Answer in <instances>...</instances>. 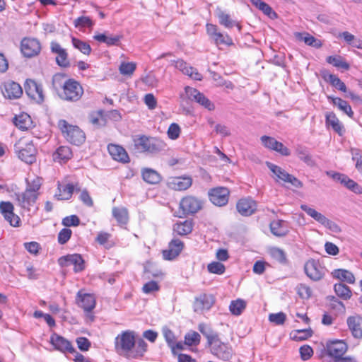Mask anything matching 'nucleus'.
<instances>
[{"mask_svg": "<svg viewBox=\"0 0 362 362\" xmlns=\"http://www.w3.org/2000/svg\"><path fill=\"white\" fill-rule=\"evenodd\" d=\"M148 344L141 338L136 339L135 332L122 331L115 339L116 352L127 358H139L144 356L147 351Z\"/></svg>", "mask_w": 362, "mask_h": 362, "instance_id": "1", "label": "nucleus"}, {"mask_svg": "<svg viewBox=\"0 0 362 362\" xmlns=\"http://www.w3.org/2000/svg\"><path fill=\"white\" fill-rule=\"evenodd\" d=\"M132 141L134 149L140 153H158L166 147V144L161 139L146 135H135Z\"/></svg>", "mask_w": 362, "mask_h": 362, "instance_id": "2", "label": "nucleus"}, {"mask_svg": "<svg viewBox=\"0 0 362 362\" xmlns=\"http://www.w3.org/2000/svg\"><path fill=\"white\" fill-rule=\"evenodd\" d=\"M58 126L69 142L79 146L85 141V134L78 127L69 124L64 119L59 120Z\"/></svg>", "mask_w": 362, "mask_h": 362, "instance_id": "3", "label": "nucleus"}, {"mask_svg": "<svg viewBox=\"0 0 362 362\" xmlns=\"http://www.w3.org/2000/svg\"><path fill=\"white\" fill-rule=\"evenodd\" d=\"M83 94L82 86L76 80L69 78L64 85L63 90L59 91V97L67 102H77Z\"/></svg>", "mask_w": 362, "mask_h": 362, "instance_id": "4", "label": "nucleus"}, {"mask_svg": "<svg viewBox=\"0 0 362 362\" xmlns=\"http://www.w3.org/2000/svg\"><path fill=\"white\" fill-rule=\"evenodd\" d=\"M18 158L26 163L32 164L36 160L37 149L33 141L21 139L14 145Z\"/></svg>", "mask_w": 362, "mask_h": 362, "instance_id": "5", "label": "nucleus"}, {"mask_svg": "<svg viewBox=\"0 0 362 362\" xmlns=\"http://www.w3.org/2000/svg\"><path fill=\"white\" fill-rule=\"evenodd\" d=\"M211 353L218 358L229 362L233 357V350L228 344L222 342L219 337H217L209 345Z\"/></svg>", "mask_w": 362, "mask_h": 362, "instance_id": "6", "label": "nucleus"}, {"mask_svg": "<svg viewBox=\"0 0 362 362\" xmlns=\"http://www.w3.org/2000/svg\"><path fill=\"white\" fill-rule=\"evenodd\" d=\"M267 166L276 176L277 181L281 180L285 182H288L296 187H302L303 183L293 175L288 173L281 167L276 165L270 162H267Z\"/></svg>", "mask_w": 362, "mask_h": 362, "instance_id": "7", "label": "nucleus"}, {"mask_svg": "<svg viewBox=\"0 0 362 362\" xmlns=\"http://www.w3.org/2000/svg\"><path fill=\"white\" fill-rule=\"evenodd\" d=\"M76 302L78 305L83 309L86 316L90 321H93L94 315L92 314V310L95 307L94 296L89 293H81V291H78L76 295Z\"/></svg>", "mask_w": 362, "mask_h": 362, "instance_id": "8", "label": "nucleus"}, {"mask_svg": "<svg viewBox=\"0 0 362 362\" xmlns=\"http://www.w3.org/2000/svg\"><path fill=\"white\" fill-rule=\"evenodd\" d=\"M304 270L308 277L315 281L322 279L325 274V268L319 261L314 259H310L305 262Z\"/></svg>", "mask_w": 362, "mask_h": 362, "instance_id": "9", "label": "nucleus"}, {"mask_svg": "<svg viewBox=\"0 0 362 362\" xmlns=\"http://www.w3.org/2000/svg\"><path fill=\"white\" fill-rule=\"evenodd\" d=\"M185 91L189 100H194L208 110L211 111L214 110V104L196 88L187 86L185 88Z\"/></svg>", "mask_w": 362, "mask_h": 362, "instance_id": "10", "label": "nucleus"}, {"mask_svg": "<svg viewBox=\"0 0 362 362\" xmlns=\"http://www.w3.org/2000/svg\"><path fill=\"white\" fill-rule=\"evenodd\" d=\"M58 263L62 267L74 265L75 272H82L85 269V262L79 254H72L62 256L58 259Z\"/></svg>", "mask_w": 362, "mask_h": 362, "instance_id": "11", "label": "nucleus"}, {"mask_svg": "<svg viewBox=\"0 0 362 362\" xmlns=\"http://www.w3.org/2000/svg\"><path fill=\"white\" fill-rule=\"evenodd\" d=\"M230 192L228 188L218 187L209 191V200L216 206H222L227 204Z\"/></svg>", "mask_w": 362, "mask_h": 362, "instance_id": "12", "label": "nucleus"}, {"mask_svg": "<svg viewBox=\"0 0 362 362\" xmlns=\"http://www.w3.org/2000/svg\"><path fill=\"white\" fill-rule=\"evenodd\" d=\"M14 206L10 202L2 201L0 202V212L5 220L13 227H18L21 223L19 216L13 212Z\"/></svg>", "mask_w": 362, "mask_h": 362, "instance_id": "13", "label": "nucleus"}, {"mask_svg": "<svg viewBox=\"0 0 362 362\" xmlns=\"http://www.w3.org/2000/svg\"><path fill=\"white\" fill-rule=\"evenodd\" d=\"M21 50L25 57H33L40 53L41 45L37 39L25 37L21 41Z\"/></svg>", "mask_w": 362, "mask_h": 362, "instance_id": "14", "label": "nucleus"}, {"mask_svg": "<svg viewBox=\"0 0 362 362\" xmlns=\"http://www.w3.org/2000/svg\"><path fill=\"white\" fill-rule=\"evenodd\" d=\"M1 92L6 98L18 99L23 95V88L19 83L13 81H5L1 86Z\"/></svg>", "mask_w": 362, "mask_h": 362, "instance_id": "15", "label": "nucleus"}, {"mask_svg": "<svg viewBox=\"0 0 362 362\" xmlns=\"http://www.w3.org/2000/svg\"><path fill=\"white\" fill-rule=\"evenodd\" d=\"M24 88L27 95L38 103L43 102L44 94L41 85L37 84L34 80L27 79Z\"/></svg>", "mask_w": 362, "mask_h": 362, "instance_id": "16", "label": "nucleus"}, {"mask_svg": "<svg viewBox=\"0 0 362 362\" xmlns=\"http://www.w3.org/2000/svg\"><path fill=\"white\" fill-rule=\"evenodd\" d=\"M80 190L81 187L78 182H71L65 185L59 183L54 197L58 200H69L71 198L74 191L78 192Z\"/></svg>", "mask_w": 362, "mask_h": 362, "instance_id": "17", "label": "nucleus"}, {"mask_svg": "<svg viewBox=\"0 0 362 362\" xmlns=\"http://www.w3.org/2000/svg\"><path fill=\"white\" fill-rule=\"evenodd\" d=\"M180 208L184 215L195 214L202 209V202L194 197H186L180 201Z\"/></svg>", "mask_w": 362, "mask_h": 362, "instance_id": "18", "label": "nucleus"}, {"mask_svg": "<svg viewBox=\"0 0 362 362\" xmlns=\"http://www.w3.org/2000/svg\"><path fill=\"white\" fill-rule=\"evenodd\" d=\"M50 343L54 346L55 349L62 353L74 354L76 352V349L69 340L56 333L51 335Z\"/></svg>", "mask_w": 362, "mask_h": 362, "instance_id": "19", "label": "nucleus"}, {"mask_svg": "<svg viewBox=\"0 0 362 362\" xmlns=\"http://www.w3.org/2000/svg\"><path fill=\"white\" fill-rule=\"evenodd\" d=\"M215 298L211 294L203 293L196 297L193 308L196 313H202L204 310H209L214 304Z\"/></svg>", "mask_w": 362, "mask_h": 362, "instance_id": "20", "label": "nucleus"}, {"mask_svg": "<svg viewBox=\"0 0 362 362\" xmlns=\"http://www.w3.org/2000/svg\"><path fill=\"white\" fill-rule=\"evenodd\" d=\"M51 52L55 54L57 64L62 67H68L70 65L68 59V53L65 49L57 42H52L50 43Z\"/></svg>", "mask_w": 362, "mask_h": 362, "instance_id": "21", "label": "nucleus"}, {"mask_svg": "<svg viewBox=\"0 0 362 362\" xmlns=\"http://www.w3.org/2000/svg\"><path fill=\"white\" fill-rule=\"evenodd\" d=\"M184 243L179 239H173L169 243L168 248L163 251V257L165 260H173L182 252Z\"/></svg>", "mask_w": 362, "mask_h": 362, "instance_id": "22", "label": "nucleus"}, {"mask_svg": "<svg viewBox=\"0 0 362 362\" xmlns=\"http://www.w3.org/2000/svg\"><path fill=\"white\" fill-rule=\"evenodd\" d=\"M38 197V193H34L26 190L17 196L18 204L25 210L30 211V206H33Z\"/></svg>", "mask_w": 362, "mask_h": 362, "instance_id": "23", "label": "nucleus"}, {"mask_svg": "<svg viewBox=\"0 0 362 362\" xmlns=\"http://www.w3.org/2000/svg\"><path fill=\"white\" fill-rule=\"evenodd\" d=\"M256 206V202L251 199H241L236 204L238 211L244 216H249L254 214Z\"/></svg>", "mask_w": 362, "mask_h": 362, "instance_id": "24", "label": "nucleus"}, {"mask_svg": "<svg viewBox=\"0 0 362 362\" xmlns=\"http://www.w3.org/2000/svg\"><path fill=\"white\" fill-rule=\"evenodd\" d=\"M328 354L335 358H340L347 351L346 344L341 340H337L327 344Z\"/></svg>", "mask_w": 362, "mask_h": 362, "instance_id": "25", "label": "nucleus"}, {"mask_svg": "<svg viewBox=\"0 0 362 362\" xmlns=\"http://www.w3.org/2000/svg\"><path fill=\"white\" fill-rule=\"evenodd\" d=\"M192 183L190 177H175L168 180V185L172 189L182 191L188 189Z\"/></svg>", "mask_w": 362, "mask_h": 362, "instance_id": "26", "label": "nucleus"}, {"mask_svg": "<svg viewBox=\"0 0 362 362\" xmlns=\"http://www.w3.org/2000/svg\"><path fill=\"white\" fill-rule=\"evenodd\" d=\"M107 149L114 160L122 163L129 162V156L125 149L122 146L111 144L108 145Z\"/></svg>", "mask_w": 362, "mask_h": 362, "instance_id": "27", "label": "nucleus"}, {"mask_svg": "<svg viewBox=\"0 0 362 362\" xmlns=\"http://www.w3.org/2000/svg\"><path fill=\"white\" fill-rule=\"evenodd\" d=\"M175 66L180 70L184 74L190 76L192 78L201 81L202 76L199 74L196 69L189 66L182 59H178L175 62Z\"/></svg>", "mask_w": 362, "mask_h": 362, "instance_id": "28", "label": "nucleus"}, {"mask_svg": "<svg viewBox=\"0 0 362 362\" xmlns=\"http://www.w3.org/2000/svg\"><path fill=\"white\" fill-rule=\"evenodd\" d=\"M347 325L355 338H362V317L358 315L349 317Z\"/></svg>", "mask_w": 362, "mask_h": 362, "instance_id": "29", "label": "nucleus"}, {"mask_svg": "<svg viewBox=\"0 0 362 362\" xmlns=\"http://www.w3.org/2000/svg\"><path fill=\"white\" fill-rule=\"evenodd\" d=\"M325 122L327 127H331L339 135L341 136L345 132L343 124L334 112H331L326 114Z\"/></svg>", "mask_w": 362, "mask_h": 362, "instance_id": "30", "label": "nucleus"}, {"mask_svg": "<svg viewBox=\"0 0 362 362\" xmlns=\"http://www.w3.org/2000/svg\"><path fill=\"white\" fill-rule=\"evenodd\" d=\"M216 16L218 18L219 23L226 28H232L236 26L238 31L241 30V25L230 18L229 14L226 13L221 9H217L216 11Z\"/></svg>", "mask_w": 362, "mask_h": 362, "instance_id": "31", "label": "nucleus"}, {"mask_svg": "<svg viewBox=\"0 0 362 362\" xmlns=\"http://www.w3.org/2000/svg\"><path fill=\"white\" fill-rule=\"evenodd\" d=\"M72 151L69 146H59L53 154V159L59 163H66L72 158Z\"/></svg>", "mask_w": 362, "mask_h": 362, "instance_id": "32", "label": "nucleus"}, {"mask_svg": "<svg viewBox=\"0 0 362 362\" xmlns=\"http://www.w3.org/2000/svg\"><path fill=\"white\" fill-rule=\"evenodd\" d=\"M297 40L304 42L307 45L315 48H320L322 46V42L310 35L308 33H296Z\"/></svg>", "mask_w": 362, "mask_h": 362, "instance_id": "33", "label": "nucleus"}, {"mask_svg": "<svg viewBox=\"0 0 362 362\" xmlns=\"http://www.w3.org/2000/svg\"><path fill=\"white\" fill-rule=\"evenodd\" d=\"M143 180L151 185H156L160 182L161 175L155 170L151 168H144L141 170Z\"/></svg>", "mask_w": 362, "mask_h": 362, "instance_id": "34", "label": "nucleus"}, {"mask_svg": "<svg viewBox=\"0 0 362 362\" xmlns=\"http://www.w3.org/2000/svg\"><path fill=\"white\" fill-rule=\"evenodd\" d=\"M121 37L120 35H108L106 33H97L93 36L95 40L103 42L107 46L118 45Z\"/></svg>", "mask_w": 362, "mask_h": 362, "instance_id": "35", "label": "nucleus"}, {"mask_svg": "<svg viewBox=\"0 0 362 362\" xmlns=\"http://www.w3.org/2000/svg\"><path fill=\"white\" fill-rule=\"evenodd\" d=\"M327 98L329 100H331L332 103L334 105L337 106V107L341 111L347 115L350 118H353L354 113L351 109V107L346 100H344L341 98L337 97L334 98L332 96H328Z\"/></svg>", "mask_w": 362, "mask_h": 362, "instance_id": "36", "label": "nucleus"}, {"mask_svg": "<svg viewBox=\"0 0 362 362\" xmlns=\"http://www.w3.org/2000/svg\"><path fill=\"white\" fill-rule=\"evenodd\" d=\"M334 278L352 284L355 282V277L352 272L344 269H334L332 273Z\"/></svg>", "mask_w": 362, "mask_h": 362, "instance_id": "37", "label": "nucleus"}, {"mask_svg": "<svg viewBox=\"0 0 362 362\" xmlns=\"http://www.w3.org/2000/svg\"><path fill=\"white\" fill-rule=\"evenodd\" d=\"M296 153L300 160L303 161L309 166H315V162L309 153L308 148L303 146H298L296 148Z\"/></svg>", "mask_w": 362, "mask_h": 362, "instance_id": "38", "label": "nucleus"}, {"mask_svg": "<svg viewBox=\"0 0 362 362\" xmlns=\"http://www.w3.org/2000/svg\"><path fill=\"white\" fill-rule=\"evenodd\" d=\"M270 230L272 234L278 237L284 236L288 232L285 226V222L282 220L273 221L270 223Z\"/></svg>", "mask_w": 362, "mask_h": 362, "instance_id": "39", "label": "nucleus"}, {"mask_svg": "<svg viewBox=\"0 0 362 362\" xmlns=\"http://www.w3.org/2000/svg\"><path fill=\"white\" fill-rule=\"evenodd\" d=\"M300 209L308 216L323 226L327 220V218L325 216L320 212H317L315 209L308 206V205L303 204L300 206Z\"/></svg>", "mask_w": 362, "mask_h": 362, "instance_id": "40", "label": "nucleus"}, {"mask_svg": "<svg viewBox=\"0 0 362 362\" xmlns=\"http://www.w3.org/2000/svg\"><path fill=\"white\" fill-rule=\"evenodd\" d=\"M334 290L337 296L343 300H349L352 296L350 288L341 283L335 284Z\"/></svg>", "mask_w": 362, "mask_h": 362, "instance_id": "41", "label": "nucleus"}, {"mask_svg": "<svg viewBox=\"0 0 362 362\" xmlns=\"http://www.w3.org/2000/svg\"><path fill=\"white\" fill-rule=\"evenodd\" d=\"M173 230L177 235H186L192 230V223L189 221L177 223L173 226Z\"/></svg>", "mask_w": 362, "mask_h": 362, "instance_id": "42", "label": "nucleus"}, {"mask_svg": "<svg viewBox=\"0 0 362 362\" xmlns=\"http://www.w3.org/2000/svg\"><path fill=\"white\" fill-rule=\"evenodd\" d=\"M324 78L339 90H341L344 93L346 92V86L345 83L343 81H341L340 78L336 75L332 74H328L324 76Z\"/></svg>", "mask_w": 362, "mask_h": 362, "instance_id": "43", "label": "nucleus"}, {"mask_svg": "<svg viewBox=\"0 0 362 362\" xmlns=\"http://www.w3.org/2000/svg\"><path fill=\"white\" fill-rule=\"evenodd\" d=\"M198 328L199 332L206 338L208 345L218 337V334L205 324H199Z\"/></svg>", "mask_w": 362, "mask_h": 362, "instance_id": "44", "label": "nucleus"}, {"mask_svg": "<svg viewBox=\"0 0 362 362\" xmlns=\"http://www.w3.org/2000/svg\"><path fill=\"white\" fill-rule=\"evenodd\" d=\"M15 125L20 129L25 130L28 129L31 123L30 117L28 115H21L16 116L13 119Z\"/></svg>", "mask_w": 362, "mask_h": 362, "instance_id": "45", "label": "nucleus"}, {"mask_svg": "<svg viewBox=\"0 0 362 362\" xmlns=\"http://www.w3.org/2000/svg\"><path fill=\"white\" fill-rule=\"evenodd\" d=\"M112 216L119 224H126L128 221V211L125 208L114 207Z\"/></svg>", "mask_w": 362, "mask_h": 362, "instance_id": "46", "label": "nucleus"}, {"mask_svg": "<svg viewBox=\"0 0 362 362\" xmlns=\"http://www.w3.org/2000/svg\"><path fill=\"white\" fill-rule=\"evenodd\" d=\"M269 255L271 257L281 264H286L288 262L285 252L278 247H272L269 249Z\"/></svg>", "mask_w": 362, "mask_h": 362, "instance_id": "47", "label": "nucleus"}, {"mask_svg": "<svg viewBox=\"0 0 362 362\" xmlns=\"http://www.w3.org/2000/svg\"><path fill=\"white\" fill-rule=\"evenodd\" d=\"M327 62L337 68L344 70L349 69V64L341 56H329L327 58Z\"/></svg>", "mask_w": 362, "mask_h": 362, "instance_id": "48", "label": "nucleus"}, {"mask_svg": "<svg viewBox=\"0 0 362 362\" xmlns=\"http://www.w3.org/2000/svg\"><path fill=\"white\" fill-rule=\"evenodd\" d=\"M71 42L74 48L78 49L83 54L86 55H89L90 54L91 47L88 43L74 37H72Z\"/></svg>", "mask_w": 362, "mask_h": 362, "instance_id": "49", "label": "nucleus"}, {"mask_svg": "<svg viewBox=\"0 0 362 362\" xmlns=\"http://www.w3.org/2000/svg\"><path fill=\"white\" fill-rule=\"evenodd\" d=\"M246 307V303L242 299L231 301L229 310L234 315H240Z\"/></svg>", "mask_w": 362, "mask_h": 362, "instance_id": "50", "label": "nucleus"}, {"mask_svg": "<svg viewBox=\"0 0 362 362\" xmlns=\"http://www.w3.org/2000/svg\"><path fill=\"white\" fill-rule=\"evenodd\" d=\"M66 76L62 74H57L54 75L52 78V86L53 88L59 93V91L63 90L64 85L66 83Z\"/></svg>", "mask_w": 362, "mask_h": 362, "instance_id": "51", "label": "nucleus"}, {"mask_svg": "<svg viewBox=\"0 0 362 362\" xmlns=\"http://www.w3.org/2000/svg\"><path fill=\"white\" fill-rule=\"evenodd\" d=\"M312 334L313 331L310 329H298L291 334V338L295 341H303L310 337Z\"/></svg>", "mask_w": 362, "mask_h": 362, "instance_id": "52", "label": "nucleus"}, {"mask_svg": "<svg viewBox=\"0 0 362 362\" xmlns=\"http://www.w3.org/2000/svg\"><path fill=\"white\" fill-rule=\"evenodd\" d=\"M88 118L90 122L95 127L105 125V120L103 117L102 111H97L90 113Z\"/></svg>", "mask_w": 362, "mask_h": 362, "instance_id": "53", "label": "nucleus"}, {"mask_svg": "<svg viewBox=\"0 0 362 362\" xmlns=\"http://www.w3.org/2000/svg\"><path fill=\"white\" fill-rule=\"evenodd\" d=\"M200 334L194 331L188 332L185 336V344L187 346H196L200 342Z\"/></svg>", "mask_w": 362, "mask_h": 362, "instance_id": "54", "label": "nucleus"}, {"mask_svg": "<svg viewBox=\"0 0 362 362\" xmlns=\"http://www.w3.org/2000/svg\"><path fill=\"white\" fill-rule=\"evenodd\" d=\"M212 40L214 41L216 45H223L230 46L233 44V40L229 35H228L227 34L221 33L220 32L217 35H215V37Z\"/></svg>", "mask_w": 362, "mask_h": 362, "instance_id": "55", "label": "nucleus"}, {"mask_svg": "<svg viewBox=\"0 0 362 362\" xmlns=\"http://www.w3.org/2000/svg\"><path fill=\"white\" fill-rule=\"evenodd\" d=\"M136 67L134 62H123L119 66V71L123 75H132Z\"/></svg>", "mask_w": 362, "mask_h": 362, "instance_id": "56", "label": "nucleus"}, {"mask_svg": "<svg viewBox=\"0 0 362 362\" xmlns=\"http://www.w3.org/2000/svg\"><path fill=\"white\" fill-rule=\"evenodd\" d=\"M76 28H90L93 25V22L88 16H81L74 20Z\"/></svg>", "mask_w": 362, "mask_h": 362, "instance_id": "57", "label": "nucleus"}, {"mask_svg": "<svg viewBox=\"0 0 362 362\" xmlns=\"http://www.w3.org/2000/svg\"><path fill=\"white\" fill-rule=\"evenodd\" d=\"M162 333L165 339V341L168 346H172L173 342L175 341L176 338L173 333V332L168 328L167 326H165L162 328Z\"/></svg>", "mask_w": 362, "mask_h": 362, "instance_id": "58", "label": "nucleus"}, {"mask_svg": "<svg viewBox=\"0 0 362 362\" xmlns=\"http://www.w3.org/2000/svg\"><path fill=\"white\" fill-rule=\"evenodd\" d=\"M208 271L212 274H222L225 272V266L218 262H214L208 264Z\"/></svg>", "mask_w": 362, "mask_h": 362, "instance_id": "59", "label": "nucleus"}, {"mask_svg": "<svg viewBox=\"0 0 362 362\" xmlns=\"http://www.w3.org/2000/svg\"><path fill=\"white\" fill-rule=\"evenodd\" d=\"M286 315L282 312L278 313H271L269 315V320L276 325H281L284 323Z\"/></svg>", "mask_w": 362, "mask_h": 362, "instance_id": "60", "label": "nucleus"}, {"mask_svg": "<svg viewBox=\"0 0 362 362\" xmlns=\"http://www.w3.org/2000/svg\"><path fill=\"white\" fill-rule=\"evenodd\" d=\"M180 126L176 123H172L168 127L167 134L170 139L175 140L180 136Z\"/></svg>", "mask_w": 362, "mask_h": 362, "instance_id": "61", "label": "nucleus"}, {"mask_svg": "<svg viewBox=\"0 0 362 362\" xmlns=\"http://www.w3.org/2000/svg\"><path fill=\"white\" fill-rule=\"evenodd\" d=\"M42 185V180L41 178L36 177L33 180H32L30 182L28 180V185L26 190L31 191L34 193H38V190L40 189V187Z\"/></svg>", "mask_w": 362, "mask_h": 362, "instance_id": "62", "label": "nucleus"}, {"mask_svg": "<svg viewBox=\"0 0 362 362\" xmlns=\"http://www.w3.org/2000/svg\"><path fill=\"white\" fill-rule=\"evenodd\" d=\"M72 232L69 228L62 229L58 234V242L61 245L66 243L71 238Z\"/></svg>", "mask_w": 362, "mask_h": 362, "instance_id": "63", "label": "nucleus"}, {"mask_svg": "<svg viewBox=\"0 0 362 362\" xmlns=\"http://www.w3.org/2000/svg\"><path fill=\"white\" fill-rule=\"evenodd\" d=\"M62 223L66 227L77 226L80 223V219L76 215H71L64 218Z\"/></svg>", "mask_w": 362, "mask_h": 362, "instance_id": "64", "label": "nucleus"}]
</instances>
